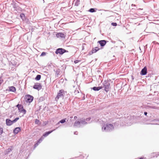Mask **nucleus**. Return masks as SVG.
I'll use <instances>...</instances> for the list:
<instances>
[{
    "label": "nucleus",
    "mask_w": 159,
    "mask_h": 159,
    "mask_svg": "<svg viewBox=\"0 0 159 159\" xmlns=\"http://www.w3.org/2000/svg\"><path fill=\"white\" fill-rule=\"evenodd\" d=\"M74 134L77 135L78 134V132L77 131H75L74 132Z\"/></svg>",
    "instance_id": "44"
},
{
    "label": "nucleus",
    "mask_w": 159,
    "mask_h": 159,
    "mask_svg": "<svg viewBox=\"0 0 159 159\" xmlns=\"http://www.w3.org/2000/svg\"><path fill=\"white\" fill-rule=\"evenodd\" d=\"M6 122L7 125L9 126H11L13 123L12 120H11L9 119H6Z\"/></svg>",
    "instance_id": "10"
},
{
    "label": "nucleus",
    "mask_w": 159,
    "mask_h": 159,
    "mask_svg": "<svg viewBox=\"0 0 159 159\" xmlns=\"http://www.w3.org/2000/svg\"><path fill=\"white\" fill-rule=\"evenodd\" d=\"M64 92V91L62 89L60 90L57 96L55 98L56 100L57 101L59 98L63 97H64L63 93Z\"/></svg>",
    "instance_id": "5"
},
{
    "label": "nucleus",
    "mask_w": 159,
    "mask_h": 159,
    "mask_svg": "<svg viewBox=\"0 0 159 159\" xmlns=\"http://www.w3.org/2000/svg\"><path fill=\"white\" fill-rule=\"evenodd\" d=\"M60 123H59V121L56 124V125H57L58 124H59Z\"/></svg>",
    "instance_id": "47"
},
{
    "label": "nucleus",
    "mask_w": 159,
    "mask_h": 159,
    "mask_svg": "<svg viewBox=\"0 0 159 159\" xmlns=\"http://www.w3.org/2000/svg\"><path fill=\"white\" fill-rule=\"evenodd\" d=\"M23 108H24L23 106V105H21V106H20V107L18 109L19 112H20V111H21V109H22Z\"/></svg>",
    "instance_id": "33"
},
{
    "label": "nucleus",
    "mask_w": 159,
    "mask_h": 159,
    "mask_svg": "<svg viewBox=\"0 0 159 159\" xmlns=\"http://www.w3.org/2000/svg\"><path fill=\"white\" fill-rule=\"evenodd\" d=\"M70 118H72V117H70Z\"/></svg>",
    "instance_id": "52"
},
{
    "label": "nucleus",
    "mask_w": 159,
    "mask_h": 159,
    "mask_svg": "<svg viewBox=\"0 0 159 159\" xmlns=\"http://www.w3.org/2000/svg\"><path fill=\"white\" fill-rule=\"evenodd\" d=\"M20 130V128L19 127H16L14 129L13 131V133L15 134H17Z\"/></svg>",
    "instance_id": "11"
},
{
    "label": "nucleus",
    "mask_w": 159,
    "mask_h": 159,
    "mask_svg": "<svg viewBox=\"0 0 159 159\" xmlns=\"http://www.w3.org/2000/svg\"><path fill=\"white\" fill-rule=\"evenodd\" d=\"M42 85L40 83H36L35 84L34 86H33V88L34 89H36L38 90H40L42 89Z\"/></svg>",
    "instance_id": "6"
},
{
    "label": "nucleus",
    "mask_w": 159,
    "mask_h": 159,
    "mask_svg": "<svg viewBox=\"0 0 159 159\" xmlns=\"http://www.w3.org/2000/svg\"><path fill=\"white\" fill-rule=\"evenodd\" d=\"M80 123L83 125H87L88 123H91V122H86L85 121V119H80Z\"/></svg>",
    "instance_id": "13"
},
{
    "label": "nucleus",
    "mask_w": 159,
    "mask_h": 159,
    "mask_svg": "<svg viewBox=\"0 0 159 159\" xmlns=\"http://www.w3.org/2000/svg\"><path fill=\"white\" fill-rule=\"evenodd\" d=\"M98 43L100 44L101 47H103L106 45L107 41L106 40H101L98 41Z\"/></svg>",
    "instance_id": "8"
},
{
    "label": "nucleus",
    "mask_w": 159,
    "mask_h": 159,
    "mask_svg": "<svg viewBox=\"0 0 159 159\" xmlns=\"http://www.w3.org/2000/svg\"><path fill=\"white\" fill-rule=\"evenodd\" d=\"M144 115H145L146 116L147 114V112L145 111L144 112Z\"/></svg>",
    "instance_id": "45"
},
{
    "label": "nucleus",
    "mask_w": 159,
    "mask_h": 159,
    "mask_svg": "<svg viewBox=\"0 0 159 159\" xmlns=\"http://www.w3.org/2000/svg\"><path fill=\"white\" fill-rule=\"evenodd\" d=\"M111 25L113 26H116L117 25V23H116L112 22L111 24Z\"/></svg>",
    "instance_id": "37"
},
{
    "label": "nucleus",
    "mask_w": 159,
    "mask_h": 159,
    "mask_svg": "<svg viewBox=\"0 0 159 159\" xmlns=\"http://www.w3.org/2000/svg\"><path fill=\"white\" fill-rule=\"evenodd\" d=\"M147 73V68L145 66L142 69L140 72V74L141 75H145Z\"/></svg>",
    "instance_id": "7"
},
{
    "label": "nucleus",
    "mask_w": 159,
    "mask_h": 159,
    "mask_svg": "<svg viewBox=\"0 0 159 159\" xmlns=\"http://www.w3.org/2000/svg\"><path fill=\"white\" fill-rule=\"evenodd\" d=\"M20 17L23 20H25V14L23 13H21L20 14Z\"/></svg>",
    "instance_id": "23"
},
{
    "label": "nucleus",
    "mask_w": 159,
    "mask_h": 159,
    "mask_svg": "<svg viewBox=\"0 0 159 159\" xmlns=\"http://www.w3.org/2000/svg\"><path fill=\"white\" fill-rule=\"evenodd\" d=\"M19 119V118L18 117H16L15 119L13 120H12V121H13V123L16 122Z\"/></svg>",
    "instance_id": "31"
},
{
    "label": "nucleus",
    "mask_w": 159,
    "mask_h": 159,
    "mask_svg": "<svg viewBox=\"0 0 159 159\" xmlns=\"http://www.w3.org/2000/svg\"><path fill=\"white\" fill-rule=\"evenodd\" d=\"M11 148H8L7 149L5 152V154L7 155L10 152H11L12 150V146H10Z\"/></svg>",
    "instance_id": "17"
},
{
    "label": "nucleus",
    "mask_w": 159,
    "mask_h": 159,
    "mask_svg": "<svg viewBox=\"0 0 159 159\" xmlns=\"http://www.w3.org/2000/svg\"><path fill=\"white\" fill-rule=\"evenodd\" d=\"M139 10H143V9H141V8H139Z\"/></svg>",
    "instance_id": "50"
},
{
    "label": "nucleus",
    "mask_w": 159,
    "mask_h": 159,
    "mask_svg": "<svg viewBox=\"0 0 159 159\" xmlns=\"http://www.w3.org/2000/svg\"><path fill=\"white\" fill-rule=\"evenodd\" d=\"M154 121H159V118L155 119L153 120Z\"/></svg>",
    "instance_id": "40"
},
{
    "label": "nucleus",
    "mask_w": 159,
    "mask_h": 159,
    "mask_svg": "<svg viewBox=\"0 0 159 159\" xmlns=\"http://www.w3.org/2000/svg\"><path fill=\"white\" fill-rule=\"evenodd\" d=\"M91 117H89V118H87L85 120V121L88 122H89V121H90V120H91Z\"/></svg>",
    "instance_id": "34"
},
{
    "label": "nucleus",
    "mask_w": 159,
    "mask_h": 159,
    "mask_svg": "<svg viewBox=\"0 0 159 159\" xmlns=\"http://www.w3.org/2000/svg\"><path fill=\"white\" fill-rule=\"evenodd\" d=\"M100 49L98 47H96L92 49V53H94L98 51Z\"/></svg>",
    "instance_id": "15"
},
{
    "label": "nucleus",
    "mask_w": 159,
    "mask_h": 159,
    "mask_svg": "<svg viewBox=\"0 0 159 159\" xmlns=\"http://www.w3.org/2000/svg\"><path fill=\"white\" fill-rule=\"evenodd\" d=\"M96 10H97L96 9L91 8L89 9V11L90 12L93 13L96 12Z\"/></svg>",
    "instance_id": "24"
},
{
    "label": "nucleus",
    "mask_w": 159,
    "mask_h": 159,
    "mask_svg": "<svg viewBox=\"0 0 159 159\" xmlns=\"http://www.w3.org/2000/svg\"><path fill=\"white\" fill-rule=\"evenodd\" d=\"M48 121H44L43 123L41 124V126H44L45 125H47V124H48Z\"/></svg>",
    "instance_id": "27"
},
{
    "label": "nucleus",
    "mask_w": 159,
    "mask_h": 159,
    "mask_svg": "<svg viewBox=\"0 0 159 159\" xmlns=\"http://www.w3.org/2000/svg\"><path fill=\"white\" fill-rule=\"evenodd\" d=\"M93 53H92V51L91 50V51L90 52H89V55H92V54H93Z\"/></svg>",
    "instance_id": "43"
},
{
    "label": "nucleus",
    "mask_w": 159,
    "mask_h": 159,
    "mask_svg": "<svg viewBox=\"0 0 159 159\" xmlns=\"http://www.w3.org/2000/svg\"><path fill=\"white\" fill-rule=\"evenodd\" d=\"M66 52H68V51L61 48L57 49L55 51L56 54H59L60 55H62L64 53Z\"/></svg>",
    "instance_id": "3"
},
{
    "label": "nucleus",
    "mask_w": 159,
    "mask_h": 159,
    "mask_svg": "<svg viewBox=\"0 0 159 159\" xmlns=\"http://www.w3.org/2000/svg\"><path fill=\"white\" fill-rule=\"evenodd\" d=\"M80 0H76V1L75 3V5L78 6L79 4V2Z\"/></svg>",
    "instance_id": "30"
},
{
    "label": "nucleus",
    "mask_w": 159,
    "mask_h": 159,
    "mask_svg": "<svg viewBox=\"0 0 159 159\" xmlns=\"http://www.w3.org/2000/svg\"><path fill=\"white\" fill-rule=\"evenodd\" d=\"M151 124L152 125H154V124ZM155 125H157V124H155Z\"/></svg>",
    "instance_id": "51"
},
{
    "label": "nucleus",
    "mask_w": 159,
    "mask_h": 159,
    "mask_svg": "<svg viewBox=\"0 0 159 159\" xmlns=\"http://www.w3.org/2000/svg\"><path fill=\"white\" fill-rule=\"evenodd\" d=\"M66 118L63 119L59 121V123H60L62 124L66 122Z\"/></svg>",
    "instance_id": "29"
},
{
    "label": "nucleus",
    "mask_w": 159,
    "mask_h": 159,
    "mask_svg": "<svg viewBox=\"0 0 159 159\" xmlns=\"http://www.w3.org/2000/svg\"><path fill=\"white\" fill-rule=\"evenodd\" d=\"M41 78V75H38L36 76V77L35 78V80H39Z\"/></svg>",
    "instance_id": "25"
},
{
    "label": "nucleus",
    "mask_w": 159,
    "mask_h": 159,
    "mask_svg": "<svg viewBox=\"0 0 159 159\" xmlns=\"http://www.w3.org/2000/svg\"><path fill=\"white\" fill-rule=\"evenodd\" d=\"M26 112V110L24 108L21 109V111H20V112L23 113V114H25Z\"/></svg>",
    "instance_id": "28"
},
{
    "label": "nucleus",
    "mask_w": 159,
    "mask_h": 159,
    "mask_svg": "<svg viewBox=\"0 0 159 159\" xmlns=\"http://www.w3.org/2000/svg\"><path fill=\"white\" fill-rule=\"evenodd\" d=\"M9 91L12 92H15L16 91V88L13 86L9 87Z\"/></svg>",
    "instance_id": "16"
},
{
    "label": "nucleus",
    "mask_w": 159,
    "mask_h": 159,
    "mask_svg": "<svg viewBox=\"0 0 159 159\" xmlns=\"http://www.w3.org/2000/svg\"><path fill=\"white\" fill-rule=\"evenodd\" d=\"M103 88H104V90L106 92H107L111 89V84L108 80H104L103 83Z\"/></svg>",
    "instance_id": "2"
},
{
    "label": "nucleus",
    "mask_w": 159,
    "mask_h": 159,
    "mask_svg": "<svg viewBox=\"0 0 159 159\" xmlns=\"http://www.w3.org/2000/svg\"><path fill=\"white\" fill-rule=\"evenodd\" d=\"M77 118V117L76 116H75L74 117V119L75 120H76Z\"/></svg>",
    "instance_id": "46"
},
{
    "label": "nucleus",
    "mask_w": 159,
    "mask_h": 159,
    "mask_svg": "<svg viewBox=\"0 0 159 159\" xmlns=\"http://www.w3.org/2000/svg\"><path fill=\"white\" fill-rule=\"evenodd\" d=\"M159 155V152H153L151 154V156L152 157H157Z\"/></svg>",
    "instance_id": "21"
},
{
    "label": "nucleus",
    "mask_w": 159,
    "mask_h": 159,
    "mask_svg": "<svg viewBox=\"0 0 159 159\" xmlns=\"http://www.w3.org/2000/svg\"><path fill=\"white\" fill-rule=\"evenodd\" d=\"M3 80L2 79V78L0 77V86L1 85L2 83L3 82Z\"/></svg>",
    "instance_id": "36"
},
{
    "label": "nucleus",
    "mask_w": 159,
    "mask_h": 159,
    "mask_svg": "<svg viewBox=\"0 0 159 159\" xmlns=\"http://www.w3.org/2000/svg\"><path fill=\"white\" fill-rule=\"evenodd\" d=\"M152 43L154 44H159V43H158L157 42H156V41H153V42H152Z\"/></svg>",
    "instance_id": "42"
},
{
    "label": "nucleus",
    "mask_w": 159,
    "mask_h": 159,
    "mask_svg": "<svg viewBox=\"0 0 159 159\" xmlns=\"http://www.w3.org/2000/svg\"><path fill=\"white\" fill-rule=\"evenodd\" d=\"M139 159H143V158H142V157H141V158H139Z\"/></svg>",
    "instance_id": "49"
},
{
    "label": "nucleus",
    "mask_w": 159,
    "mask_h": 159,
    "mask_svg": "<svg viewBox=\"0 0 159 159\" xmlns=\"http://www.w3.org/2000/svg\"><path fill=\"white\" fill-rule=\"evenodd\" d=\"M80 121H75L74 124V126H76L79 127H80V126H79V125H80Z\"/></svg>",
    "instance_id": "20"
},
{
    "label": "nucleus",
    "mask_w": 159,
    "mask_h": 159,
    "mask_svg": "<svg viewBox=\"0 0 159 159\" xmlns=\"http://www.w3.org/2000/svg\"><path fill=\"white\" fill-rule=\"evenodd\" d=\"M80 61L78 60H76L74 61V62L76 64L78 63Z\"/></svg>",
    "instance_id": "39"
},
{
    "label": "nucleus",
    "mask_w": 159,
    "mask_h": 159,
    "mask_svg": "<svg viewBox=\"0 0 159 159\" xmlns=\"http://www.w3.org/2000/svg\"><path fill=\"white\" fill-rule=\"evenodd\" d=\"M21 104H17L16 106V107H17L18 109L20 107V106H21Z\"/></svg>",
    "instance_id": "41"
},
{
    "label": "nucleus",
    "mask_w": 159,
    "mask_h": 159,
    "mask_svg": "<svg viewBox=\"0 0 159 159\" xmlns=\"http://www.w3.org/2000/svg\"><path fill=\"white\" fill-rule=\"evenodd\" d=\"M39 144L37 142L35 143L34 145V148H35L36 147H37Z\"/></svg>",
    "instance_id": "38"
},
{
    "label": "nucleus",
    "mask_w": 159,
    "mask_h": 159,
    "mask_svg": "<svg viewBox=\"0 0 159 159\" xmlns=\"http://www.w3.org/2000/svg\"><path fill=\"white\" fill-rule=\"evenodd\" d=\"M99 120V119L97 117H93L92 118V120L91 121L92 122H97Z\"/></svg>",
    "instance_id": "18"
},
{
    "label": "nucleus",
    "mask_w": 159,
    "mask_h": 159,
    "mask_svg": "<svg viewBox=\"0 0 159 159\" xmlns=\"http://www.w3.org/2000/svg\"><path fill=\"white\" fill-rule=\"evenodd\" d=\"M44 139V137H41V138L39 139L37 141V142L39 143H40L42 142L43 139Z\"/></svg>",
    "instance_id": "26"
},
{
    "label": "nucleus",
    "mask_w": 159,
    "mask_h": 159,
    "mask_svg": "<svg viewBox=\"0 0 159 159\" xmlns=\"http://www.w3.org/2000/svg\"><path fill=\"white\" fill-rule=\"evenodd\" d=\"M35 123L36 124H38L39 125H41V122H40L39 120L37 119H36L35 120Z\"/></svg>",
    "instance_id": "22"
},
{
    "label": "nucleus",
    "mask_w": 159,
    "mask_h": 159,
    "mask_svg": "<svg viewBox=\"0 0 159 159\" xmlns=\"http://www.w3.org/2000/svg\"><path fill=\"white\" fill-rule=\"evenodd\" d=\"M114 129L113 125L109 124H104L102 128V131L105 132H110L113 130Z\"/></svg>",
    "instance_id": "1"
},
{
    "label": "nucleus",
    "mask_w": 159,
    "mask_h": 159,
    "mask_svg": "<svg viewBox=\"0 0 159 159\" xmlns=\"http://www.w3.org/2000/svg\"><path fill=\"white\" fill-rule=\"evenodd\" d=\"M56 36L58 37L64 38H65V34L62 33H57L56 34Z\"/></svg>",
    "instance_id": "12"
},
{
    "label": "nucleus",
    "mask_w": 159,
    "mask_h": 159,
    "mask_svg": "<svg viewBox=\"0 0 159 159\" xmlns=\"http://www.w3.org/2000/svg\"><path fill=\"white\" fill-rule=\"evenodd\" d=\"M55 129H54L53 130L45 132L44 134H43L42 137L44 138L47 136L49 134H51L53 131H55Z\"/></svg>",
    "instance_id": "9"
},
{
    "label": "nucleus",
    "mask_w": 159,
    "mask_h": 159,
    "mask_svg": "<svg viewBox=\"0 0 159 159\" xmlns=\"http://www.w3.org/2000/svg\"><path fill=\"white\" fill-rule=\"evenodd\" d=\"M25 98L27 102L30 103L33 101L34 97L28 94L25 96Z\"/></svg>",
    "instance_id": "4"
},
{
    "label": "nucleus",
    "mask_w": 159,
    "mask_h": 159,
    "mask_svg": "<svg viewBox=\"0 0 159 159\" xmlns=\"http://www.w3.org/2000/svg\"><path fill=\"white\" fill-rule=\"evenodd\" d=\"M3 132V129L2 128L0 127V135H1Z\"/></svg>",
    "instance_id": "32"
},
{
    "label": "nucleus",
    "mask_w": 159,
    "mask_h": 159,
    "mask_svg": "<svg viewBox=\"0 0 159 159\" xmlns=\"http://www.w3.org/2000/svg\"><path fill=\"white\" fill-rule=\"evenodd\" d=\"M60 71L61 70L59 69H57L56 70H54V71L55 72L56 75L57 76H58V75L59 74Z\"/></svg>",
    "instance_id": "19"
},
{
    "label": "nucleus",
    "mask_w": 159,
    "mask_h": 159,
    "mask_svg": "<svg viewBox=\"0 0 159 159\" xmlns=\"http://www.w3.org/2000/svg\"><path fill=\"white\" fill-rule=\"evenodd\" d=\"M46 55V52H43L41 54L40 56H45Z\"/></svg>",
    "instance_id": "35"
},
{
    "label": "nucleus",
    "mask_w": 159,
    "mask_h": 159,
    "mask_svg": "<svg viewBox=\"0 0 159 159\" xmlns=\"http://www.w3.org/2000/svg\"><path fill=\"white\" fill-rule=\"evenodd\" d=\"M103 88L102 86L94 87L92 89L94 91H98Z\"/></svg>",
    "instance_id": "14"
},
{
    "label": "nucleus",
    "mask_w": 159,
    "mask_h": 159,
    "mask_svg": "<svg viewBox=\"0 0 159 159\" xmlns=\"http://www.w3.org/2000/svg\"><path fill=\"white\" fill-rule=\"evenodd\" d=\"M84 46H82V50H83L84 49Z\"/></svg>",
    "instance_id": "48"
}]
</instances>
